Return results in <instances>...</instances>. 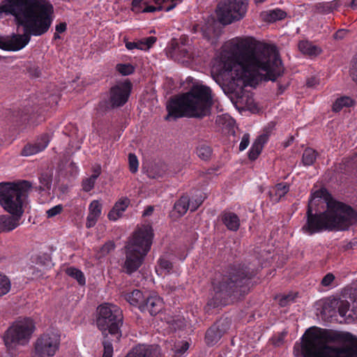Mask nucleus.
Listing matches in <instances>:
<instances>
[{"mask_svg": "<svg viewBox=\"0 0 357 357\" xmlns=\"http://www.w3.org/2000/svg\"><path fill=\"white\" fill-rule=\"evenodd\" d=\"M212 105L211 89L204 85H193L189 91L171 97L166 107L167 112H208Z\"/></svg>", "mask_w": 357, "mask_h": 357, "instance_id": "nucleus-5", "label": "nucleus"}, {"mask_svg": "<svg viewBox=\"0 0 357 357\" xmlns=\"http://www.w3.org/2000/svg\"><path fill=\"white\" fill-rule=\"evenodd\" d=\"M197 154L202 160H208L211 155V149L207 145H201L197 149Z\"/></svg>", "mask_w": 357, "mask_h": 357, "instance_id": "nucleus-42", "label": "nucleus"}, {"mask_svg": "<svg viewBox=\"0 0 357 357\" xmlns=\"http://www.w3.org/2000/svg\"><path fill=\"white\" fill-rule=\"evenodd\" d=\"M132 84L128 79L120 82L110 88L109 99L100 102L101 108L115 109L124 105L130 96Z\"/></svg>", "mask_w": 357, "mask_h": 357, "instance_id": "nucleus-13", "label": "nucleus"}, {"mask_svg": "<svg viewBox=\"0 0 357 357\" xmlns=\"http://www.w3.org/2000/svg\"><path fill=\"white\" fill-rule=\"evenodd\" d=\"M20 217L17 215L3 216L0 218V229L3 231H10L15 229L19 225Z\"/></svg>", "mask_w": 357, "mask_h": 357, "instance_id": "nucleus-27", "label": "nucleus"}, {"mask_svg": "<svg viewBox=\"0 0 357 357\" xmlns=\"http://www.w3.org/2000/svg\"><path fill=\"white\" fill-rule=\"evenodd\" d=\"M206 113H167L165 120L167 121H175L180 118H198L202 119Z\"/></svg>", "mask_w": 357, "mask_h": 357, "instance_id": "nucleus-33", "label": "nucleus"}, {"mask_svg": "<svg viewBox=\"0 0 357 357\" xmlns=\"http://www.w3.org/2000/svg\"><path fill=\"white\" fill-rule=\"evenodd\" d=\"M248 0H220L215 8L218 21L228 25L244 17L248 10Z\"/></svg>", "mask_w": 357, "mask_h": 357, "instance_id": "nucleus-11", "label": "nucleus"}, {"mask_svg": "<svg viewBox=\"0 0 357 357\" xmlns=\"http://www.w3.org/2000/svg\"><path fill=\"white\" fill-rule=\"evenodd\" d=\"M287 16V13L280 9L271 10L267 16V20L269 22H275L282 20Z\"/></svg>", "mask_w": 357, "mask_h": 357, "instance_id": "nucleus-40", "label": "nucleus"}, {"mask_svg": "<svg viewBox=\"0 0 357 357\" xmlns=\"http://www.w3.org/2000/svg\"><path fill=\"white\" fill-rule=\"evenodd\" d=\"M102 206L99 201L93 200L89 206V214L86 218V227H93L101 215Z\"/></svg>", "mask_w": 357, "mask_h": 357, "instance_id": "nucleus-21", "label": "nucleus"}, {"mask_svg": "<svg viewBox=\"0 0 357 357\" xmlns=\"http://www.w3.org/2000/svg\"><path fill=\"white\" fill-rule=\"evenodd\" d=\"M54 11L47 0H4L0 5V19L3 15Z\"/></svg>", "mask_w": 357, "mask_h": 357, "instance_id": "nucleus-9", "label": "nucleus"}, {"mask_svg": "<svg viewBox=\"0 0 357 357\" xmlns=\"http://www.w3.org/2000/svg\"><path fill=\"white\" fill-rule=\"evenodd\" d=\"M96 325L102 335H109L116 340L121 337V327L123 324V313L116 305L104 303L97 308Z\"/></svg>", "mask_w": 357, "mask_h": 357, "instance_id": "nucleus-8", "label": "nucleus"}, {"mask_svg": "<svg viewBox=\"0 0 357 357\" xmlns=\"http://www.w3.org/2000/svg\"><path fill=\"white\" fill-rule=\"evenodd\" d=\"M126 357H160V350L156 345L139 344L133 347Z\"/></svg>", "mask_w": 357, "mask_h": 357, "instance_id": "nucleus-17", "label": "nucleus"}, {"mask_svg": "<svg viewBox=\"0 0 357 357\" xmlns=\"http://www.w3.org/2000/svg\"><path fill=\"white\" fill-rule=\"evenodd\" d=\"M163 307V301L158 295L153 294L146 297L140 305L142 312H148L151 315L159 313Z\"/></svg>", "mask_w": 357, "mask_h": 357, "instance_id": "nucleus-18", "label": "nucleus"}, {"mask_svg": "<svg viewBox=\"0 0 357 357\" xmlns=\"http://www.w3.org/2000/svg\"><path fill=\"white\" fill-rule=\"evenodd\" d=\"M44 137H47V139H48V144H49V143H50V135H49L48 134H44V135H41V136H40V137L37 139V141L36 142V143H35V144H36L37 145H41V144H43V139Z\"/></svg>", "mask_w": 357, "mask_h": 357, "instance_id": "nucleus-62", "label": "nucleus"}, {"mask_svg": "<svg viewBox=\"0 0 357 357\" xmlns=\"http://www.w3.org/2000/svg\"><path fill=\"white\" fill-rule=\"evenodd\" d=\"M130 204V200L127 197L120 199L114 205L113 208L108 213V218L110 220L115 221L119 219L126 210Z\"/></svg>", "mask_w": 357, "mask_h": 357, "instance_id": "nucleus-25", "label": "nucleus"}, {"mask_svg": "<svg viewBox=\"0 0 357 357\" xmlns=\"http://www.w3.org/2000/svg\"><path fill=\"white\" fill-rule=\"evenodd\" d=\"M356 103V100L346 96H342L337 98L333 104L332 111L340 112L344 107L349 108L354 106Z\"/></svg>", "mask_w": 357, "mask_h": 357, "instance_id": "nucleus-29", "label": "nucleus"}, {"mask_svg": "<svg viewBox=\"0 0 357 357\" xmlns=\"http://www.w3.org/2000/svg\"><path fill=\"white\" fill-rule=\"evenodd\" d=\"M62 210L63 206L61 204H58L47 210L46 211V213L48 218H53L56 215L61 213Z\"/></svg>", "mask_w": 357, "mask_h": 357, "instance_id": "nucleus-49", "label": "nucleus"}, {"mask_svg": "<svg viewBox=\"0 0 357 357\" xmlns=\"http://www.w3.org/2000/svg\"><path fill=\"white\" fill-rule=\"evenodd\" d=\"M125 249L126 259L123 267L126 273L132 274L142 265L147 255L127 246H125Z\"/></svg>", "mask_w": 357, "mask_h": 357, "instance_id": "nucleus-16", "label": "nucleus"}, {"mask_svg": "<svg viewBox=\"0 0 357 357\" xmlns=\"http://www.w3.org/2000/svg\"><path fill=\"white\" fill-rule=\"evenodd\" d=\"M129 169L132 173H136L138 170L139 162L134 153L128 155Z\"/></svg>", "mask_w": 357, "mask_h": 357, "instance_id": "nucleus-45", "label": "nucleus"}, {"mask_svg": "<svg viewBox=\"0 0 357 357\" xmlns=\"http://www.w3.org/2000/svg\"><path fill=\"white\" fill-rule=\"evenodd\" d=\"M288 333V331L284 330L278 333L271 338L272 344L277 347H280L284 344V339Z\"/></svg>", "mask_w": 357, "mask_h": 357, "instance_id": "nucleus-41", "label": "nucleus"}, {"mask_svg": "<svg viewBox=\"0 0 357 357\" xmlns=\"http://www.w3.org/2000/svg\"><path fill=\"white\" fill-rule=\"evenodd\" d=\"M55 29L58 33H63L67 29V24L66 22H61L56 26Z\"/></svg>", "mask_w": 357, "mask_h": 357, "instance_id": "nucleus-59", "label": "nucleus"}, {"mask_svg": "<svg viewBox=\"0 0 357 357\" xmlns=\"http://www.w3.org/2000/svg\"><path fill=\"white\" fill-rule=\"evenodd\" d=\"M319 84V79L316 77H311L306 81V86L307 87H314Z\"/></svg>", "mask_w": 357, "mask_h": 357, "instance_id": "nucleus-57", "label": "nucleus"}, {"mask_svg": "<svg viewBox=\"0 0 357 357\" xmlns=\"http://www.w3.org/2000/svg\"><path fill=\"white\" fill-rule=\"evenodd\" d=\"M36 330L33 320L24 317L16 320L7 330L4 335V342L7 347L15 345H25L31 338Z\"/></svg>", "mask_w": 357, "mask_h": 357, "instance_id": "nucleus-10", "label": "nucleus"}, {"mask_svg": "<svg viewBox=\"0 0 357 357\" xmlns=\"http://www.w3.org/2000/svg\"><path fill=\"white\" fill-rule=\"evenodd\" d=\"M216 123L224 132L236 138V131L238 128L236 121L228 113H224L218 116Z\"/></svg>", "mask_w": 357, "mask_h": 357, "instance_id": "nucleus-19", "label": "nucleus"}, {"mask_svg": "<svg viewBox=\"0 0 357 357\" xmlns=\"http://www.w3.org/2000/svg\"><path fill=\"white\" fill-rule=\"evenodd\" d=\"M303 357H357V337L350 333L311 327L301 339Z\"/></svg>", "mask_w": 357, "mask_h": 357, "instance_id": "nucleus-3", "label": "nucleus"}, {"mask_svg": "<svg viewBox=\"0 0 357 357\" xmlns=\"http://www.w3.org/2000/svg\"><path fill=\"white\" fill-rule=\"evenodd\" d=\"M116 70L122 75L126 76L135 72V68L130 63H119L116 66Z\"/></svg>", "mask_w": 357, "mask_h": 357, "instance_id": "nucleus-39", "label": "nucleus"}, {"mask_svg": "<svg viewBox=\"0 0 357 357\" xmlns=\"http://www.w3.org/2000/svg\"><path fill=\"white\" fill-rule=\"evenodd\" d=\"M189 349V344L187 342H181V345L176 347V354L183 355Z\"/></svg>", "mask_w": 357, "mask_h": 357, "instance_id": "nucleus-55", "label": "nucleus"}, {"mask_svg": "<svg viewBox=\"0 0 357 357\" xmlns=\"http://www.w3.org/2000/svg\"><path fill=\"white\" fill-rule=\"evenodd\" d=\"M61 337L57 332L49 331L40 335L34 342L33 357H52L60 347Z\"/></svg>", "mask_w": 357, "mask_h": 357, "instance_id": "nucleus-12", "label": "nucleus"}, {"mask_svg": "<svg viewBox=\"0 0 357 357\" xmlns=\"http://www.w3.org/2000/svg\"><path fill=\"white\" fill-rule=\"evenodd\" d=\"M357 221V213L349 206L334 200L325 188L311 194L307 220L301 229L312 235L324 230H347Z\"/></svg>", "mask_w": 357, "mask_h": 357, "instance_id": "nucleus-2", "label": "nucleus"}, {"mask_svg": "<svg viewBox=\"0 0 357 357\" xmlns=\"http://www.w3.org/2000/svg\"><path fill=\"white\" fill-rule=\"evenodd\" d=\"M156 37L150 36L142 40V46L144 47V50H149L155 42Z\"/></svg>", "mask_w": 357, "mask_h": 357, "instance_id": "nucleus-53", "label": "nucleus"}, {"mask_svg": "<svg viewBox=\"0 0 357 357\" xmlns=\"http://www.w3.org/2000/svg\"><path fill=\"white\" fill-rule=\"evenodd\" d=\"M352 312H353L354 315H357V299L353 301Z\"/></svg>", "mask_w": 357, "mask_h": 357, "instance_id": "nucleus-64", "label": "nucleus"}, {"mask_svg": "<svg viewBox=\"0 0 357 357\" xmlns=\"http://www.w3.org/2000/svg\"><path fill=\"white\" fill-rule=\"evenodd\" d=\"M350 75L352 77V79L357 84V53L355 54L354 57L351 61V67L350 68Z\"/></svg>", "mask_w": 357, "mask_h": 357, "instance_id": "nucleus-47", "label": "nucleus"}, {"mask_svg": "<svg viewBox=\"0 0 357 357\" xmlns=\"http://www.w3.org/2000/svg\"><path fill=\"white\" fill-rule=\"evenodd\" d=\"M26 70L31 77H39L41 75V70L38 66L30 65L27 67Z\"/></svg>", "mask_w": 357, "mask_h": 357, "instance_id": "nucleus-48", "label": "nucleus"}, {"mask_svg": "<svg viewBox=\"0 0 357 357\" xmlns=\"http://www.w3.org/2000/svg\"><path fill=\"white\" fill-rule=\"evenodd\" d=\"M164 286L167 289H169L170 291H174L177 288V282H176L175 281H174L172 283L170 282H166L164 284Z\"/></svg>", "mask_w": 357, "mask_h": 357, "instance_id": "nucleus-61", "label": "nucleus"}, {"mask_svg": "<svg viewBox=\"0 0 357 357\" xmlns=\"http://www.w3.org/2000/svg\"><path fill=\"white\" fill-rule=\"evenodd\" d=\"M154 233L149 225L138 227L130 236L126 246L147 255L151 250Z\"/></svg>", "mask_w": 357, "mask_h": 357, "instance_id": "nucleus-14", "label": "nucleus"}, {"mask_svg": "<svg viewBox=\"0 0 357 357\" xmlns=\"http://www.w3.org/2000/svg\"><path fill=\"white\" fill-rule=\"evenodd\" d=\"M96 181V179L92 176H89L88 178L83 179L82 183V190L84 192L91 191L94 188Z\"/></svg>", "mask_w": 357, "mask_h": 357, "instance_id": "nucleus-43", "label": "nucleus"}, {"mask_svg": "<svg viewBox=\"0 0 357 357\" xmlns=\"http://www.w3.org/2000/svg\"><path fill=\"white\" fill-rule=\"evenodd\" d=\"M11 287V283L9 278L0 273V297L9 292Z\"/></svg>", "mask_w": 357, "mask_h": 357, "instance_id": "nucleus-38", "label": "nucleus"}, {"mask_svg": "<svg viewBox=\"0 0 357 357\" xmlns=\"http://www.w3.org/2000/svg\"><path fill=\"white\" fill-rule=\"evenodd\" d=\"M298 49L303 54L309 56H317L321 52V49L319 47L313 45L308 41L305 40L299 42Z\"/></svg>", "mask_w": 357, "mask_h": 357, "instance_id": "nucleus-31", "label": "nucleus"}, {"mask_svg": "<svg viewBox=\"0 0 357 357\" xmlns=\"http://www.w3.org/2000/svg\"><path fill=\"white\" fill-rule=\"evenodd\" d=\"M347 30L345 29H339L337 31H336L334 35L333 38L335 40H341L343 39L346 34H347Z\"/></svg>", "mask_w": 357, "mask_h": 357, "instance_id": "nucleus-58", "label": "nucleus"}, {"mask_svg": "<svg viewBox=\"0 0 357 357\" xmlns=\"http://www.w3.org/2000/svg\"><path fill=\"white\" fill-rule=\"evenodd\" d=\"M126 301L132 305H140L144 303V296L141 291L135 289L126 295Z\"/></svg>", "mask_w": 357, "mask_h": 357, "instance_id": "nucleus-34", "label": "nucleus"}, {"mask_svg": "<svg viewBox=\"0 0 357 357\" xmlns=\"http://www.w3.org/2000/svg\"><path fill=\"white\" fill-rule=\"evenodd\" d=\"M294 300V297L292 295H284L281 296L279 299V304L282 307H284L289 305L290 303H292Z\"/></svg>", "mask_w": 357, "mask_h": 357, "instance_id": "nucleus-51", "label": "nucleus"}, {"mask_svg": "<svg viewBox=\"0 0 357 357\" xmlns=\"http://www.w3.org/2000/svg\"><path fill=\"white\" fill-rule=\"evenodd\" d=\"M31 185L26 181L19 183H0V204L13 215L21 217L23 204L28 197Z\"/></svg>", "mask_w": 357, "mask_h": 357, "instance_id": "nucleus-6", "label": "nucleus"}, {"mask_svg": "<svg viewBox=\"0 0 357 357\" xmlns=\"http://www.w3.org/2000/svg\"><path fill=\"white\" fill-rule=\"evenodd\" d=\"M340 4L337 1L334 2L328 0L327 2H321L317 3L314 7V12L316 13L326 14L332 12L333 10L337 9Z\"/></svg>", "mask_w": 357, "mask_h": 357, "instance_id": "nucleus-30", "label": "nucleus"}, {"mask_svg": "<svg viewBox=\"0 0 357 357\" xmlns=\"http://www.w3.org/2000/svg\"><path fill=\"white\" fill-rule=\"evenodd\" d=\"M221 220L226 227L233 231H236L240 227V219L238 216L230 211H224L221 214Z\"/></svg>", "mask_w": 357, "mask_h": 357, "instance_id": "nucleus-24", "label": "nucleus"}, {"mask_svg": "<svg viewBox=\"0 0 357 357\" xmlns=\"http://www.w3.org/2000/svg\"><path fill=\"white\" fill-rule=\"evenodd\" d=\"M350 303L344 298H329L324 303L323 311L331 317L336 315L337 312L342 317H346L349 310Z\"/></svg>", "mask_w": 357, "mask_h": 357, "instance_id": "nucleus-15", "label": "nucleus"}, {"mask_svg": "<svg viewBox=\"0 0 357 357\" xmlns=\"http://www.w3.org/2000/svg\"><path fill=\"white\" fill-rule=\"evenodd\" d=\"M317 154L314 150L306 149L303 154L302 162L304 165H312L316 160Z\"/></svg>", "mask_w": 357, "mask_h": 357, "instance_id": "nucleus-37", "label": "nucleus"}, {"mask_svg": "<svg viewBox=\"0 0 357 357\" xmlns=\"http://www.w3.org/2000/svg\"><path fill=\"white\" fill-rule=\"evenodd\" d=\"M154 208L152 206H149L143 212V216H149L153 212Z\"/></svg>", "mask_w": 357, "mask_h": 357, "instance_id": "nucleus-63", "label": "nucleus"}, {"mask_svg": "<svg viewBox=\"0 0 357 357\" xmlns=\"http://www.w3.org/2000/svg\"><path fill=\"white\" fill-rule=\"evenodd\" d=\"M250 277L243 268H231L227 275H216L212 281L215 296L219 298L231 291H238V289L245 293Z\"/></svg>", "mask_w": 357, "mask_h": 357, "instance_id": "nucleus-7", "label": "nucleus"}, {"mask_svg": "<svg viewBox=\"0 0 357 357\" xmlns=\"http://www.w3.org/2000/svg\"><path fill=\"white\" fill-rule=\"evenodd\" d=\"M115 248V245L112 241H108L105 243L99 250V257H103Z\"/></svg>", "mask_w": 357, "mask_h": 357, "instance_id": "nucleus-44", "label": "nucleus"}, {"mask_svg": "<svg viewBox=\"0 0 357 357\" xmlns=\"http://www.w3.org/2000/svg\"><path fill=\"white\" fill-rule=\"evenodd\" d=\"M40 188L42 190L49 189L51 187L52 179L47 174H42L40 177Z\"/></svg>", "mask_w": 357, "mask_h": 357, "instance_id": "nucleus-46", "label": "nucleus"}, {"mask_svg": "<svg viewBox=\"0 0 357 357\" xmlns=\"http://www.w3.org/2000/svg\"><path fill=\"white\" fill-rule=\"evenodd\" d=\"M289 191V185L286 183H280L269 189L268 195L273 203H278Z\"/></svg>", "mask_w": 357, "mask_h": 357, "instance_id": "nucleus-23", "label": "nucleus"}, {"mask_svg": "<svg viewBox=\"0 0 357 357\" xmlns=\"http://www.w3.org/2000/svg\"><path fill=\"white\" fill-rule=\"evenodd\" d=\"M236 64L242 70L241 77L250 86H255L262 80L274 82L284 70L276 48L252 38L241 39L232 44L229 51L222 54L211 72L222 75L231 71Z\"/></svg>", "mask_w": 357, "mask_h": 357, "instance_id": "nucleus-1", "label": "nucleus"}, {"mask_svg": "<svg viewBox=\"0 0 357 357\" xmlns=\"http://www.w3.org/2000/svg\"><path fill=\"white\" fill-rule=\"evenodd\" d=\"M268 138L269 133L268 132H266L257 137L248 151V158L250 160H255L258 158L264 144L268 142Z\"/></svg>", "mask_w": 357, "mask_h": 357, "instance_id": "nucleus-20", "label": "nucleus"}, {"mask_svg": "<svg viewBox=\"0 0 357 357\" xmlns=\"http://www.w3.org/2000/svg\"><path fill=\"white\" fill-rule=\"evenodd\" d=\"M189 205L190 198L188 196H183L174 204V212L177 213L178 216H183L190 209Z\"/></svg>", "mask_w": 357, "mask_h": 357, "instance_id": "nucleus-32", "label": "nucleus"}, {"mask_svg": "<svg viewBox=\"0 0 357 357\" xmlns=\"http://www.w3.org/2000/svg\"><path fill=\"white\" fill-rule=\"evenodd\" d=\"M104 352L102 357H112L113 347L110 342L105 341L103 342Z\"/></svg>", "mask_w": 357, "mask_h": 357, "instance_id": "nucleus-50", "label": "nucleus"}, {"mask_svg": "<svg viewBox=\"0 0 357 357\" xmlns=\"http://www.w3.org/2000/svg\"><path fill=\"white\" fill-rule=\"evenodd\" d=\"M335 276L332 273H328L323 278L321 284L324 287H328L333 282Z\"/></svg>", "mask_w": 357, "mask_h": 357, "instance_id": "nucleus-56", "label": "nucleus"}, {"mask_svg": "<svg viewBox=\"0 0 357 357\" xmlns=\"http://www.w3.org/2000/svg\"><path fill=\"white\" fill-rule=\"evenodd\" d=\"M66 273L68 276L75 279L80 285L85 284V277L80 270L75 267H69L66 268Z\"/></svg>", "mask_w": 357, "mask_h": 357, "instance_id": "nucleus-35", "label": "nucleus"}, {"mask_svg": "<svg viewBox=\"0 0 357 357\" xmlns=\"http://www.w3.org/2000/svg\"><path fill=\"white\" fill-rule=\"evenodd\" d=\"M222 325V321H219L207 331L205 340L208 345H214L220 340L225 332L223 330L220 329Z\"/></svg>", "mask_w": 357, "mask_h": 357, "instance_id": "nucleus-22", "label": "nucleus"}, {"mask_svg": "<svg viewBox=\"0 0 357 357\" xmlns=\"http://www.w3.org/2000/svg\"><path fill=\"white\" fill-rule=\"evenodd\" d=\"M43 144L37 145L36 144H27L24 147L22 151V155L24 156H30L35 154H37L43 150L48 146V139L47 137H44L43 139Z\"/></svg>", "mask_w": 357, "mask_h": 357, "instance_id": "nucleus-28", "label": "nucleus"}, {"mask_svg": "<svg viewBox=\"0 0 357 357\" xmlns=\"http://www.w3.org/2000/svg\"><path fill=\"white\" fill-rule=\"evenodd\" d=\"M173 265L167 256L163 255L160 257L155 266V272L159 276H165L171 273Z\"/></svg>", "mask_w": 357, "mask_h": 357, "instance_id": "nucleus-26", "label": "nucleus"}, {"mask_svg": "<svg viewBox=\"0 0 357 357\" xmlns=\"http://www.w3.org/2000/svg\"><path fill=\"white\" fill-rule=\"evenodd\" d=\"M126 47L128 50H132L134 49L144 50V47L142 46V40L137 43L136 42H126Z\"/></svg>", "mask_w": 357, "mask_h": 357, "instance_id": "nucleus-54", "label": "nucleus"}, {"mask_svg": "<svg viewBox=\"0 0 357 357\" xmlns=\"http://www.w3.org/2000/svg\"><path fill=\"white\" fill-rule=\"evenodd\" d=\"M250 144V135L248 133H245L241 139V142L239 144V150L241 151H244L247 149Z\"/></svg>", "mask_w": 357, "mask_h": 357, "instance_id": "nucleus-52", "label": "nucleus"}, {"mask_svg": "<svg viewBox=\"0 0 357 357\" xmlns=\"http://www.w3.org/2000/svg\"><path fill=\"white\" fill-rule=\"evenodd\" d=\"M54 11L20 13L12 15L17 26L24 29L23 34L13 33L9 36H0V49L16 52L23 49L30 41L31 36L46 33L52 23Z\"/></svg>", "mask_w": 357, "mask_h": 357, "instance_id": "nucleus-4", "label": "nucleus"}, {"mask_svg": "<svg viewBox=\"0 0 357 357\" xmlns=\"http://www.w3.org/2000/svg\"><path fill=\"white\" fill-rule=\"evenodd\" d=\"M206 196L201 192L197 193L190 198V210L196 211L205 199Z\"/></svg>", "mask_w": 357, "mask_h": 357, "instance_id": "nucleus-36", "label": "nucleus"}, {"mask_svg": "<svg viewBox=\"0 0 357 357\" xmlns=\"http://www.w3.org/2000/svg\"><path fill=\"white\" fill-rule=\"evenodd\" d=\"M101 173V167L99 165H96L93 168V174L91 176L97 179Z\"/></svg>", "mask_w": 357, "mask_h": 357, "instance_id": "nucleus-60", "label": "nucleus"}]
</instances>
